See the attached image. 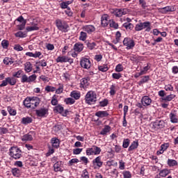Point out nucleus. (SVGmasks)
<instances>
[{
    "mask_svg": "<svg viewBox=\"0 0 178 178\" xmlns=\"http://www.w3.org/2000/svg\"><path fill=\"white\" fill-rule=\"evenodd\" d=\"M90 86V77L83 78L81 79V88H87Z\"/></svg>",
    "mask_w": 178,
    "mask_h": 178,
    "instance_id": "16",
    "label": "nucleus"
},
{
    "mask_svg": "<svg viewBox=\"0 0 178 178\" xmlns=\"http://www.w3.org/2000/svg\"><path fill=\"white\" fill-rule=\"evenodd\" d=\"M51 143L52 144L53 148H59V145L60 144L59 142V139L56 138H53L51 140Z\"/></svg>",
    "mask_w": 178,
    "mask_h": 178,
    "instance_id": "26",
    "label": "nucleus"
},
{
    "mask_svg": "<svg viewBox=\"0 0 178 178\" xmlns=\"http://www.w3.org/2000/svg\"><path fill=\"white\" fill-rule=\"evenodd\" d=\"M56 90V88L54 87V86H47L45 87V91L47 92H54V91Z\"/></svg>",
    "mask_w": 178,
    "mask_h": 178,
    "instance_id": "43",
    "label": "nucleus"
},
{
    "mask_svg": "<svg viewBox=\"0 0 178 178\" xmlns=\"http://www.w3.org/2000/svg\"><path fill=\"white\" fill-rule=\"evenodd\" d=\"M123 45L126 47V49H133L136 47L134 40L130 38H125L123 40Z\"/></svg>",
    "mask_w": 178,
    "mask_h": 178,
    "instance_id": "6",
    "label": "nucleus"
},
{
    "mask_svg": "<svg viewBox=\"0 0 178 178\" xmlns=\"http://www.w3.org/2000/svg\"><path fill=\"white\" fill-rule=\"evenodd\" d=\"M170 119L171 123H178V119L175 113L171 112L170 113Z\"/></svg>",
    "mask_w": 178,
    "mask_h": 178,
    "instance_id": "31",
    "label": "nucleus"
},
{
    "mask_svg": "<svg viewBox=\"0 0 178 178\" xmlns=\"http://www.w3.org/2000/svg\"><path fill=\"white\" fill-rule=\"evenodd\" d=\"M73 49L75 52H81L84 49V44L83 43L76 42L73 47Z\"/></svg>",
    "mask_w": 178,
    "mask_h": 178,
    "instance_id": "18",
    "label": "nucleus"
},
{
    "mask_svg": "<svg viewBox=\"0 0 178 178\" xmlns=\"http://www.w3.org/2000/svg\"><path fill=\"white\" fill-rule=\"evenodd\" d=\"M168 165L170 167L177 166V161L176 160L169 159L168 160Z\"/></svg>",
    "mask_w": 178,
    "mask_h": 178,
    "instance_id": "42",
    "label": "nucleus"
},
{
    "mask_svg": "<svg viewBox=\"0 0 178 178\" xmlns=\"http://www.w3.org/2000/svg\"><path fill=\"white\" fill-rule=\"evenodd\" d=\"M35 80H37V75H35V74L29 76L26 74H23L21 78V83H33V81H35Z\"/></svg>",
    "mask_w": 178,
    "mask_h": 178,
    "instance_id": "7",
    "label": "nucleus"
},
{
    "mask_svg": "<svg viewBox=\"0 0 178 178\" xmlns=\"http://www.w3.org/2000/svg\"><path fill=\"white\" fill-rule=\"evenodd\" d=\"M22 124H24V126H27V124H30V123H33V118L31 117H24L21 120Z\"/></svg>",
    "mask_w": 178,
    "mask_h": 178,
    "instance_id": "23",
    "label": "nucleus"
},
{
    "mask_svg": "<svg viewBox=\"0 0 178 178\" xmlns=\"http://www.w3.org/2000/svg\"><path fill=\"white\" fill-rule=\"evenodd\" d=\"M101 23L103 27H106L109 24V16L106 14L103 15L101 18Z\"/></svg>",
    "mask_w": 178,
    "mask_h": 178,
    "instance_id": "17",
    "label": "nucleus"
},
{
    "mask_svg": "<svg viewBox=\"0 0 178 178\" xmlns=\"http://www.w3.org/2000/svg\"><path fill=\"white\" fill-rule=\"evenodd\" d=\"M63 111V106H62L61 105H57L54 108V112L55 113H62Z\"/></svg>",
    "mask_w": 178,
    "mask_h": 178,
    "instance_id": "33",
    "label": "nucleus"
},
{
    "mask_svg": "<svg viewBox=\"0 0 178 178\" xmlns=\"http://www.w3.org/2000/svg\"><path fill=\"white\" fill-rule=\"evenodd\" d=\"M70 97H72V98H74L75 99H80V97H81V94L80 93V92L77 90H73L70 93Z\"/></svg>",
    "mask_w": 178,
    "mask_h": 178,
    "instance_id": "25",
    "label": "nucleus"
},
{
    "mask_svg": "<svg viewBox=\"0 0 178 178\" xmlns=\"http://www.w3.org/2000/svg\"><path fill=\"white\" fill-rule=\"evenodd\" d=\"M109 104V101L107 99H104L103 101L99 102V105L102 107L107 106Z\"/></svg>",
    "mask_w": 178,
    "mask_h": 178,
    "instance_id": "56",
    "label": "nucleus"
},
{
    "mask_svg": "<svg viewBox=\"0 0 178 178\" xmlns=\"http://www.w3.org/2000/svg\"><path fill=\"white\" fill-rule=\"evenodd\" d=\"M3 63L4 65H6L7 66H9V65H13V63H15V61L12 58L5 57L3 60Z\"/></svg>",
    "mask_w": 178,
    "mask_h": 178,
    "instance_id": "27",
    "label": "nucleus"
},
{
    "mask_svg": "<svg viewBox=\"0 0 178 178\" xmlns=\"http://www.w3.org/2000/svg\"><path fill=\"white\" fill-rule=\"evenodd\" d=\"M49 111L48 108L42 107L35 110V113L38 118H47V115H49Z\"/></svg>",
    "mask_w": 178,
    "mask_h": 178,
    "instance_id": "8",
    "label": "nucleus"
},
{
    "mask_svg": "<svg viewBox=\"0 0 178 178\" xmlns=\"http://www.w3.org/2000/svg\"><path fill=\"white\" fill-rule=\"evenodd\" d=\"M1 47H3V49H8V47H9V41L6 40H2Z\"/></svg>",
    "mask_w": 178,
    "mask_h": 178,
    "instance_id": "51",
    "label": "nucleus"
},
{
    "mask_svg": "<svg viewBox=\"0 0 178 178\" xmlns=\"http://www.w3.org/2000/svg\"><path fill=\"white\" fill-rule=\"evenodd\" d=\"M99 70H100V72H108V65H100L99 66Z\"/></svg>",
    "mask_w": 178,
    "mask_h": 178,
    "instance_id": "60",
    "label": "nucleus"
},
{
    "mask_svg": "<svg viewBox=\"0 0 178 178\" xmlns=\"http://www.w3.org/2000/svg\"><path fill=\"white\" fill-rule=\"evenodd\" d=\"M135 31H143V22H141V21H139V23L136 25Z\"/></svg>",
    "mask_w": 178,
    "mask_h": 178,
    "instance_id": "47",
    "label": "nucleus"
},
{
    "mask_svg": "<svg viewBox=\"0 0 178 178\" xmlns=\"http://www.w3.org/2000/svg\"><path fill=\"white\" fill-rule=\"evenodd\" d=\"M37 30H40V27H38V24H34L32 26H27L26 31H35Z\"/></svg>",
    "mask_w": 178,
    "mask_h": 178,
    "instance_id": "37",
    "label": "nucleus"
},
{
    "mask_svg": "<svg viewBox=\"0 0 178 178\" xmlns=\"http://www.w3.org/2000/svg\"><path fill=\"white\" fill-rule=\"evenodd\" d=\"M142 29L143 30L145 29V31H147V33H149V31H151V22H142Z\"/></svg>",
    "mask_w": 178,
    "mask_h": 178,
    "instance_id": "22",
    "label": "nucleus"
},
{
    "mask_svg": "<svg viewBox=\"0 0 178 178\" xmlns=\"http://www.w3.org/2000/svg\"><path fill=\"white\" fill-rule=\"evenodd\" d=\"M95 116H97V118H108L109 116V113H108L106 111H99L95 113Z\"/></svg>",
    "mask_w": 178,
    "mask_h": 178,
    "instance_id": "24",
    "label": "nucleus"
},
{
    "mask_svg": "<svg viewBox=\"0 0 178 178\" xmlns=\"http://www.w3.org/2000/svg\"><path fill=\"white\" fill-rule=\"evenodd\" d=\"M149 80V76H144L142 79L139 81V84H144V83H147Z\"/></svg>",
    "mask_w": 178,
    "mask_h": 178,
    "instance_id": "53",
    "label": "nucleus"
},
{
    "mask_svg": "<svg viewBox=\"0 0 178 178\" xmlns=\"http://www.w3.org/2000/svg\"><path fill=\"white\" fill-rule=\"evenodd\" d=\"M124 161H123V160H120L119 161V169H120V170H124Z\"/></svg>",
    "mask_w": 178,
    "mask_h": 178,
    "instance_id": "63",
    "label": "nucleus"
},
{
    "mask_svg": "<svg viewBox=\"0 0 178 178\" xmlns=\"http://www.w3.org/2000/svg\"><path fill=\"white\" fill-rule=\"evenodd\" d=\"M92 162V165L95 166V169H99V168H102V165H104V162H102L100 156L96 157Z\"/></svg>",
    "mask_w": 178,
    "mask_h": 178,
    "instance_id": "12",
    "label": "nucleus"
},
{
    "mask_svg": "<svg viewBox=\"0 0 178 178\" xmlns=\"http://www.w3.org/2000/svg\"><path fill=\"white\" fill-rule=\"evenodd\" d=\"M129 145H130V139L129 138L124 139L122 143L123 148H129Z\"/></svg>",
    "mask_w": 178,
    "mask_h": 178,
    "instance_id": "44",
    "label": "nucleus"
},
{
    "mask_svg": "<svg viewBox=\"0 0 178 178\" xmlns=\"http://www.w3.org/2000/svg\"><path fill=\"white\" fill-rule=\"evenodd\" d=\"M174 11H175V8H173V6H165L161 8V13H163V14L169 13V12H174Z\"/></svg>",
    "mask_w": 178,
    "mask_h": 178,
    "instance_id": "21",
    "label": "nucleus"
},
{
    "mask_svg": "<svg viewBox=\"0 0 178 178\" xmlns=\"http://www.w3.org/2000/svg\"><path fill=\"white\" fill-rule=\"evenodd\" d=\"M109 131H111V127L109 125H105L101 131L100 134L101 136H106Z\"/></svg>",
    "mask_w": 178,
    "mask_h": 178,
    "instance_id": "29",
    "label": "nucleus"
},
{
    "mask_svg": "<svg viewBox=\"0 0 178 178\" xmlns=\"http://www.w3.org/2000/svg\"><path fill=\"white\" fill-rule=\"evenodd\" d=\"M81 178H90V175H88V171H87V169L83 170Z\"/></svg>",
    "mask_w": 178,
    "mask_h": 178,
    "instance_id": "59",
    "label": "nucleus"
},
{
    "mask_svg": "<svg viewBox=\"0 0 178 178\" xmlns=\"http://www.w3.org/2000/svg\"><path fill=\"white\" fill-rule=\"evenodd\" d=\"M34 136H35V133L34 131H31L24 135L21 140L22 141H33Z\"/></svg>",
    "mask_w": 178,
    "mask_h": 178,
    "instance_id": "13",
    "label": "nucleus"
},
{
    "mask_svg": "<svg viewBox=\"0 0 178 178\" xmlns=\"http://www.w3.org/2000/svg\"><path fill=\"white\" fill-rule=\"evenodd\" d=\"M82 29L88 34H92L95 31V26L93 25H85L82 27Z\"/></svg>",
    "mask_w": 178,
    "mask_h": 178,
    "instance_id": "14",
    "label": "nucleus"
},
{
    "mask_svg": "<svg viewBox=\"0 0 178 178\" xmlns=\"http://www.w3.org/2000/svg\"><path fill=\"white\" fill-rule=\"evenodd\" d=\"M10 156L14 159H20L22 158V150L17 147H11L9 149Z\"/></svg>",
    "mask_w": 178,
    "mask_h": 178,
    "instance_id": "4",
    "label": "nucleus"
},
{
    "mask_svg": "<svg viewBox=\"0 0 178 178\" xmlns=\"http://www.w3.org/2000/svg\"><path fill=\"white\" fill-rule=\"evenodd\" d=\"M129 12V9L127 8H116L114 10V15L116 17H122V16L127 15Z\"/></svg>",
    "mask_w": 178,
    "mask_h": 178,
    "instance_id": "9",
    "label": "nucleus"
},
{
    "mask_svg": "<svg viewBox=\"0 0 178 178\" xmlns=\"http://www.w3.org/2000/svg\"><path fill=\"white\" fill-rule=\"evenodd\" d=\"M138 148V140H136L131 143V145L128 148L129 152L134 151Z\"/></svg>",
    "mask_w": 178,
    "mask_h": 178,
    "instance_id": "20",
    "label": "nucleus"
},
{
    "mask_svg": "<svg viewBox=\"0 0 178 178\" xmlns=\"http://www.w3.org/2000/svg\"><path fill=\"white\" fill-rule=\"evenodd\" d=\"M113 79H115V80H119V79H122V74L120 73H113L112 74Z\"/></svg>",
    "mask_w": 178,
    "mask_h": 178,
    "instance_id": "57",
    "label": "nucleus"
},
{
    "mask_svg": "<svg viewBox=\"0 0 178 178\" xmlns=\"http://www.w3.org/2000/svg\"><path fill=\"white\" fill-rule=\"evenodd\" d=\"M63 92V84L59 83L58 88L56 89V94H62Z\"/></svg>",
    "mask_w": 178,
    "mask_h": 178,
    "instance_id": "48",
    "label": "nucleus"
},
{
    "mask_svg": "<svg viewBox=\"0 0 178 178\" xmlns=\"http://www.w3.org/2000/svg\"><path fill=\"white\" fill-rule=\"evenodd\" d=\"M11 172L13 175L15 177H19V176H20V169L17 168H13Z\"/></svg>",
    "mask_w": 178,
    "mask_h": 178,
    "instance_id": "36",
    "label": "nucleus"
},
{
    "mask_svg": "<svg viewBox=\"0 0 178 178\" xmlns=\"http://www.w3.org/2000/svg\"><path fill=\"white\" fill-rule=\"evenodd\" d=\"M168 175H170V170L168 169H163L159 172V176L161 177H166Z\"/></svg>",
    "mask_w": 178,
    "mask_h": 178,
    "instance_id": "30",
    "label": "nucleus"
},
{
    "mask_svg": "<svg viewBox=\"0 0 178 178\" xmlns=\"http://www.w3.org/2000/svg\"><path fill=\"white\" fill-rule=\"evenodd\" d=\"M101 151V147H99L97 145H92L91 147L86 149V155L88 156H91V155H99Z\"/></svg>",
    "mask_w": 178,
    "mask_h": 178,
    "instance_id": "5",
    "label": "nucleus"
},
{
    "mask_svg": "<svg viewBox=\"0 0 178 178\" xmlns=\"http://www.w3.org/2000/svg\"><path fill=\"white\" fill-rule=\"evenodd\" d=\"M115 72L120 73V72H123V65L122 64H118L115 67Z\"/></svg>",
    "mask_w": 178,
    "mask_h": 178,
    "instance_id": "61",
    "label": "nucleus"
},
{
    "mask_svg": "<svg viewBox=\"0 0 178 178\" xmlns=\"http://www.w3.org/2000/svg\"><path fill=\"white\" fill-rule=\"evenodd\" d=\"M175 97H176V95L171 94V95H167L164 97H161V100L165 101V102H169L172 101V99H174V98Z\"/></svg>",
    "mask_w": 178,
    "mask_h": 178,
    "instance_id": "32",
    "label": "nucleus"
},
{
    "mask_svg": "<svg viewBox=\"0 0 178 178\" xmlns=\"http://www.w3.org/2000/svg\"><path fill=\"white\" fill-rule=\"evenodd\" d=\"M54 168L55 172H60V162L57 161L54 165Z\"/></svg>",
    "mask_w": 178,
    "mask_h": 178,
    "instance_id": "49",
    "label": "nucleus"
},
{
    "mask_svg": "<svg viewBox=\"0 0 178 178\" xmlns=\"http://www.w3.org/2000/svg\"><path fill=\"white\" fill-rule=\"evenodd\" d=\"M122 176L124 178H131V172H130V171L124 170L122 172Z\"/></svg>",
    "mask_w": 178,
    "mask_h": 178,
    "instance_id": "50",
    "label": "nucleus"
},
{
    "mask_svg": "<svg viewBox=\"0 0 178 178\" xmlns=\"http://www.w3.org/2000/svg\"><path fill=\"white\" fill-rule=\"evenodd\" d=\"M79 159H72L69 162H68V166H73L74 163H79Z\"/></svg>",
    "mask_w": 178,
    "mask_h": 178,
    "instance_id": "52",
    "label": "nucleus"
},
{
    "mask_svg": "<svg viewBox=\"0 0 178 178\" xmlns=\"http://www.w3.org/2000/svg\"><path fill=\"white\" fill-rule=\"evenodd\" d=\"M8 112L10 116H16L17 112L16 110L10 106L7 107Z\"/></svg>",
    "mask_w": 178,
    "mask_h": 178,
    "instance_id": "35",
    "label": "nucleus"
},
{
    "mask_svg": "<svg viewBox=\"0 0 178 178\" xmlns=\"http://www.w3.org/2000/svg\"><path fill=\"white\" fill-rule=\"evenodd\" d=\"M63 77L64 80L67 81L70 80V74H69V72L63 73Z\"/></svg>",
    "mask_w": 178,
    "mask_h": 178,
    "instance_id": "62",
    "label": "nucleus"
},
{
    "mask_svg": "<svg viewBox=\"0 0 178 178\" xmlns=\"http://www.w3.org/2000/svg\"><path fill=\"white\" fill-rule=\"evenodd\" d=\"M123 27L127 30H131V29H133V24L125 22L123 24Z\"/></svg>",
    "mask_w": 178,
    "mask_h": 178,
    "instance_id": "55",
    "label": "nucleus"
},
{
    "mask_svg": "<svg viewBox=\"0 0 178 178\" xmlns=\"http://www.w3.org/2000/svg\"><path fill=\"white\" fill-rule=\"evenodd\" d=\"M15 37H18L19 38H26L27 37V33L23 31H18L15 33Z\"/></svg>",
    "mask_w": 178,
    "mask_h": 178,
    "instance_id": "38",
    "label": "nucleus"
},
{
    "mask_svg": "<svg viewBox=\"0 0 178 178\" xmlns=\"http://www.w3.org/2000/svg\"><path fill=\"white\" fill-rule=\"evenodd\" d=\"M26 108H31L35 109L38 105H40V98L38 97H26L23 102Z\"/></svg>",
    "mask_w": 178,
    "mask_h": 178,
    "instance_id": "1",
    "label": "nucleus"
},
{
    "mask_svg": "<svg viewBox=\"0 0 178 178\" xmlns=\"http://www.w3.org/2000/svg\"><path fill=\"white\" fill-rule=\"evenodd\" d=\"M55 23L59 31H62V33H67L69 31V24H67V22H66V21L60 19H56Z\"/></svg>",
    "mask_w": 178,
    "mask_h": 178,
    "instance_id": "2",
    "label": "nucleus"
},
{
    "mask_svg": "<svg viewBox=\"0 0 178 178\" xmlns=\"http://www.w3.org/2000/svg\"><path fill=\"white\" fill-rule=\"evenodd\" d=\"M51 105H53L54 106H56V105H58V97H56V95H54L52 98H51Z\"/></svg>",
    "mask_w": 178,
    "mask_h": 178,
    "instance_id": "46",
    "label": "nucleus"
},
{
    "mask_svg": "<svg viewBox=\"0 0 178 178\" xmlns=\"http://www.w3.org/2000/svg\"><path fill=\"white\" fill-rule=\"evenodd\" d=\"M152 103V99L148 96H143L141 99V104L143 106H149Z\"/></svg>",
    "mask_w": 178,
    "mask_h": 178,
    "instance_id": "15",
    "label": "nucleus"
},
{
    "mask_svg": "<svg viewBox=\"0 0 178 178\" xmlns=\"http://www.w3.org/2000/svg\"><path fill=\"white\" fill-rule=\"evenodd\" d=\"M27 23V21H24L23 22H21V24L17 25V29L18 30H20V31H22V30H24V29L26 28V24Z\"/></svg>",
    "mask_w": 178,
    "mask_h": 178,
    "instance_id": "45",
    "label": "nucleus"
},
{
    "mask_svg": "<svg viewBox=\"0 0 178 178\" xmlns=\"http://www.w3.org/2000/svg\"><path fill=\"white\" fill-rule=\"evenodd\" d=\"M153 127L154 129H163L165 127V121L156 120L153 123Z\"/></svg>",
    "mask_w": 178,
    "mask_h": 178,
    "instance_id": "19",
    "label": "nucleus"
},
{
    "mask_svg": "<svg viewBox=\"0 0 178 178\" xmlns=\"http://www.w3.org/2000/svg\"><path fill=\"white\" fill-rule=\"evenodd\" d=\"M85 99L86 104L92 105L97 102V94L94 91H89L87 92Z\"/></svg>",
    "mask_w": 178,
    "mask_h": 178,
    "instance_id": "3",
    "label": "nucleus"
},
{
    "mask_svg": "<svg viewBox=\"0 0 178 178\" xmlns=\"http://www.w3.org/2000/svg\"><path fill=\"white\" fill-rule=\"evenodd\" d=\"M86 45H87V48L90 51H92V49H97V48H95V47H97V43H95V42H88L86 43Z\"/></svg>",
    "mask_w": 178,
    "mask_h": 178,
    "instance_id": "34",
    "label": "nucleus"
},
{
    "mask_svg": "<svg viewBox=\"0 0 178 178\" xmlns=\"http://www.w3.org/2000/svg\"><path fill=\"white\" fill-rule=\"evenodd\" d=\"M80 41H86L87 40V33L84 31H81L79 35Z\"/></svg>",
    "mask_w": 178,
    "mask_h": 178,
    "instance_id": "41",
    "label": "nucleus"
},
{
    "mask_svg": "<svg viewBox=\"0 0 178 178\" xmlns=\"http://www.w3.org/2000/svg\"><path fill=\"white\" fill-rule=\"evenodd\" d=\"M24 70L26 72V73H30L31 70H33V64L30 62H26L24 64Z\"/></svg>",
    "mask_w": 178,
    "mask_h": 178,
    "instance_id": "28",
    "label": "nucleus"
},
{
    "mask_svg": "<svg viewBox=\"0 0 178 178\" xmlns=\"http://www.w3.org/2000/svg\"><path fill=\"white\" fill-rule=\"evenodd\" d=\"M116 94V86L112 85L110 87V95H115Z\"/></svg>",
    "mask_w": 178,
    "mask_h": 178,
    "instance_id": "54",
    "label": "nucleus"
},
{
    "mask_svg": "<svg viewBox=\"0 0 178 178\" xmlns=\"http://www.w3.org/2000/svg\"><path fill=\"white\" fill-rule=\"evenodd\" d=\"M64 102H65L66 105H73V104L76 102V101L72 97L65 99Z\"/></svg>",
    "mask_w": 178,
    "mask_h": 178,
    "instance_id": "40",
    "label": "nucleus"
},
{
    "mask_svg": "<svg viewBox=\"0 0 178 178\" xmlns=\"http://www.w3.org/2000/svg\"><path fill=\"white\" fill-rule=\"evenodd\" d=\"M161 148L163 151H164V152L166 151V149H168L169 148V143L162 144L161 145Z\"/></svg>",
    "mask_w": 178,
    "mask_h": 178,
    "instance_id": "64",
    "label": "nucleus"
},
{
    "mask_svg": "<svg viewBox=\"0 0 178 178\" xmlns=\"http://www.w3.org/2000/svg\"><path fill=\"white\" fill-rule=\"evenodd\" d=\"M56 62L57 63H66L68 62L69 63L72 64V63H73V59L70 58L69 57H67L66 56H58L56 59Z\"/></svg>",
    "mask_w": 178,
    "mask_h": 178,
    "instance_id": "10",
    "label": "nucleus"
},
{
    "mask_svg": "<svg viewBox=\"0 0 178 178\" xmlns=\"http://www.w3.org/2000/svg\"><path fill=\"white\" fill-rule=\"evenodd\" d=\"M80 65L83 69H90L91 67V61L88 58H83L80 61Z\"/></svg>",
    "mask_w": 178,
    "mask_h": 178,
    "instance_id": "11",
    "label": "nucleus"
},
{
    "mask_svg": "<svg viewBox=\"0 0 178 178\" xmlns=\"http://www.w3.org/2000/svg\"><path fill=\"white\" fill-rule=\"evenodd\" d=\"M23 73L22 70H18L17 72H15L13 76V77H17V79H19V77L22 76V74Z\"/></svg>",
    "mask_w": 178,
    "mask_h": 178,
    "instance_id": "58",
    "label": "nucleus"
},
{
    "mask_svg": "<svg viewBox=\"0 0 178 178\" xmlns=\"http://www.w3.org/2000/svg\"><path fill=\"white\" fill-rule=\"evenodd\" d=\"M7 81L10 86H15L17 83L16 79H15V77H7Z\"/></svg>",
    "mask_w": 178,
    "mask_h": 178,
    "instance_id": "39",
    "label": "nucleus"
}]
</instances>
